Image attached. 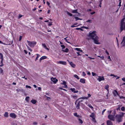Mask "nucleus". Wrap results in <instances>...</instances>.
<instances>
[{
    "mask_svg": "<svg viewBox=\"0 0 125 125\" xmlns=\"http://www.w3.org/2000/svg\"><path fill=\"white\" fill-rule=\"evenodd\" d=\"M89 36L91 37L95 43L97 44H100L99 42H98L99 37L96 35V31H94L89 33Z\"/></svg>",
    "mask_w": 125,
    "mask_h": 125,
    "instance_id": "f257e3e1",
    "label": "nucleus"
},
{
    "mask_svg": "<svg viewBox=\"0 0 125 125\" xmlns=\"http://www.w3.org/2000/svg\"><path fill=\"white\" fill-rule=\"evenodd\" d=\"M125 20V18H124L122 19L121 23L120 30L122 31L123 30H125V21L124 22Z\"/></svg>",
    "mask_w": 125,
    "mask_h": 125,
    "instance_id": "f03ea898",
    "label": "nucleus"
},
{
    "mask_svg": "<svg viewBox=\"0 0 125 125\" xmlns=\"http://www.w3.org/2000/svg\"><path fill=\"white\" fill-rule=\"evenodd\" d=\"M27 42L29 45L31 47H33L36 44V42L35 41L30 42L27 40Z\"/></svg>",
    "mask_w": 125,
    "mask_h": 125,
    "instance_id": "7ed1b4c3",
    "label": "nucleus"
},
{
    "mask_svg": "<svg viewBox=\"0 0 125 125\" xmlns=\"http://www.w3.org/2000/svg\"><path fill=\"white\" fill-rule=\"evenodd\" d=\"M56 63L57 64H60L64 65H66L67 64V63L66 62L63 61H57Z\"/></svg>",
    "mask_w": 125,
    "mask_h": 125,
    "instance_id": "20e7f679",
    "label": "nucleus"
},
{
    "mask_svg": "<svg viewBox=\"0 0 125 125\" xmlns=\"http://www.w3.org/2000/svg\"><path fill=\"white\" fill-rule=\"evenodd\" d=\"M97 80L99 82L102 81H104V78L103 76H98V78H97Z\"/></svg>",
    "mask_w": 125,
    "mask_h": 125,
    "instance_id": "39448f33",
    "label": "nucleus"
},
{
    "mask_svg": "<svg viewBox=\"0 0 125 125\" xmlns=\"http://www.w3.org/2000/svg\"><path fill=\"white\" fill-rule=\"evenodd\" d=\"M108 118L111 120H112L113 121L114 120V116L113 115H109L108 116Z\"/></svg>",
    "mask_w": 125,
    "mask_h": 125,
    "instance_id": "423d86ee",
    "label": "nucleus"
},
{
    "mask_svg": "<svg viewBox=\"0 0 125 125\" xmlns=\"http://www.w3.org/2000/svg\"><path fill=\"white\" fill-rule=\"evenodd\" d=\"M78 100L77 99L75 101V104L76 105V108L77 109H78L80 108V104H79V102L78 103H77V104H76V103Z\"/></svg>",
    "mask_w": 125,
    "mask_h": 125,
    "instance_id": "0eeeda50",
    "label": "nucleus"
},
{
    "mask_svg": "<svg viewBox=\"0 0 125 125\" xmlns=\"http://www.w3.org/2000/svg\"><path fill=\"white\" fill-rule=\"evenodd\" d=\"M10 116L12 118H15L16 117V115L14 113H11L10 115Z\"/></svg>",
    "mask_w": 125,
    "mask_h": 125,
    "instance_id": "6e6552de",
    "label": "nucleus"
},
{
    "mask_svg": "<svg viewBox=\"0 0 125 125\" xmlns=\"http://www.w3.org/2000/svg\"><path fill=\"white\" fill-rule=\"evenodd\" d=\"M51 80L54 83H56L58 81L57 79L55 78H51Z\"/></svg>",
    "mask_w": 125,
    "mask_h": 125,
    "instance_id": "1a4fd4ad",
    "label": "nucleus"
},
{
    "mask_svg": "<svg viewBox=\"0 0 125 125\" xmlns=\"http://www.w3.org/2000/svg\"><path fill=\"white\" fill-rule=\"evenodd\" d=\"M117 120L119 122H121L122 121V118L120 117V115H117Z\"/></svg>",
    "mask_w": 125,
    "mask_h": 125,
    "instance_id": "9d476101",
    "label": "nucleus"
},
{
    "mask_svg": "<svg viewBox=\"0 0 125 125\" xmlns=\"http://www.w3.org/2000/svg\"><path fill=\"white\" fill-rule=\"evenodd\" d=\"M90 116L94 120L95 118V114L94 113H93L91 114L90 115Z\"/></svg>",
    "mask_w": 125,
    "mask_h": 125,
    "instance_id": "9b49d317",
    "label": "nucleus"
},
{
    "mask_svg": "<svg viewBox=\"0 0 125 125\" xmlns=\"http://www.w3.org/2000/svg\"><path fill=\"white\" fill-rule=\"evenodd\" d=\"M42 46L45 49H47L48 51L49 50V49L47 48L46 46L45 43H42Z\"/></svg>",
    "mask_w": 125,
    "mask_h": 125,
    "instance_id": "f8f14e48",
    "label": "nucleus"
},
{
    "mask_svg": "<svg viewBox=\"0 0 125 125\" xmlns=\"http://www.w3.org/2000/svg\"><path fill=\"white\" fill-rule=\"evenodd\" d=\"M107 125H113L112 123L110 120H108L107 122Z\"/></svg>",
    "mask_w": 125,
    "mask_h": 125,
    "instance_id": "ddd939ff",
    "label": "nucleus"
},
{
    "mask_svg": "<svg viewBox=\"0 0 125 125\" xmlns=\"http://www.w3.org/2000/svg\"><path fill=\"white\" fill-rule=\"evenodd\" d=\"M71 66L73 68H75V65L72 62H69Z\"/></svg>",
    "mask_w": 125,
    "mask_h": 125,
    "instance_id": "4468645a",
    "label": "nucleus"
},
{
    "mask_svg": "<svg viewBox=\"0 0 125 125\" xmlns=\"http://www.w3.org/2000/svg\"><path fill=\"white\" fill-rule=\"evenodd\" d=\"M113 94L115 96H116L117 95H118V92L116 90H115L113 92Z\"/></svg>",
    "mask_w": 125,
    "mask_h": 125,
    "instance_id": "2eb2a0df",
    "label": "nucleus"
},
{
    "mask_svg": "<svg viewBox=\"0 0 125 125\" xmlns=\"http://www.w3.org/2000/svg\"><path fill=\"white\" fill-rule=\"evenodd\" d=\"M47 57L45 56H43L41 57L40 59V61L41 62V61L43 60L46 58Z\"/></svg>",
    "mask_w": 125,
    "mask_h": 125,
    "instance_id": "dca6fc26",
    "label": "nucleus"
},
{
    "mask_svg": "<svg viewBox=\"0 0 125 125\" xmlns=\"http://www.w3.org/2000/svg\"><path fill=\"white\" fill-rule=\"evenodd\" d=\"M80 82L83 83H85V80L83 79H81L80 80Z\"/></svg>",
    "mask_w": 125,
    "mask_h": 125,
    "instance_id": "f3484780",
    "label": "nucleus"
},
{
    "mask_svg": "<svg viewBox=\"0 0 125 125\" xmlns=\"http://www.w3.org/2000/svg\"><path fill=\"white\" fill-rule=\"evenodd\" d=\"M4 116L6 117H8V112H6L5 113L4 115Z\"/></svg>",
    "mask_w": 125,
    "mask_h": 125,
    "instance_id": "a211bd4d",
    "label": "nucleus"
},
{
    "mask_svg": "<svg viewBox=\"0 0 125 125\" xmlns=\"http://www.w3.org/2000/svg\"><path fill=\"white\" fill-rule=\"evenodd\" d=\"M37 101L34 99H32L31 100V102L33 104H35L36 102Z\"/></svg>",
    "mask_w": 125,
    "mask_h": 125,
    "instance_id": "6ab92c4d",
    "label": "nucleus"
},
{
    "mask_svg": "<svg viewBox=\"0 0 125 125\" xmlns=\"http://www.w3.org/2000/svg\"><path fill=\"white\" fill-rule=\"evenodd\" d=\"M16 91L17 92H19L21 91V92H23V90L22 89H21L20 88H18L16 90Z\"/></svg>",
    "mask_w": 125,
    "mask_h": 125,
    "instance_id": "aec40b11",
    "label": "nucleus"
},
{
    "mask_svg": "<svg viewBox=\"0 0 125 125\" xmlns=\"http://www.w3.org/2000/svg\"><path fill=\"white\" fill-rule=\"evenodd\" d=\"M75 49L78 51H79L82 52H83V51L81 50V49L80 48H76Z\"/></svg>",
    "mask_w": 125,
    "mask_h": 125,
    "instance_id": "412c9836",
    "label": "nucleus"
},
{
    "mask_svg": "<svg viewBox=\"0 0 125 125\" xmlns=\"http://www.w3.org/2000/svg\"><path fill=\"white\" fill-rule=\"evenodd\" d=\"M77 23L74 24H73V25H71V27H77V26H79L78 25H77Z\"/></svg>",
    "mask_w": 125,
    "mask_h": 125,
    "instance_id": "4be33fe9",
    "label": "nucleus"
},
{
    "mask_svg": "<svg viewBox=\"0 0 125 125\" xmlns=\"http://www.w3.org/2000/svg\"><path fill=\"white\" fill-rule=\"evenodd\" d=\"M30 97L29 96H27L26 97L25 100L27 102H29Z\"/></svg>",
    "mask_w": 125,
    "mask_h": 125,
    "instance_id": "5701e85b",
    "label": "nucleus"
},
{
    "mask_svg": "<svg viewBox=\"0 0 125 125\" xmlns=\"http://www.w3.org/2000/svg\"><path fill=\"white\" fill-rule=\"evenodd\" d=\"M72 97L73 98L75 99L77 98L78 96L76 95H72Z\"/></svg>",
    "mask_w": 125,
    "mask_h": 125,
    "instance_id": "b1692460",
    "label": "nucleus"
},
{
    "mask_svg": "<svg viewBox=\"0 0 125 125\" xmlns=\"http://www.w3.org/2000/svg\"><path fill=\"white\" fill-rule=\"evenodd\" d=\"M109 86L107 84L106 85L105 87V89H106L108 91H109Z\"/></svg>",
    "mask_w": 125,
    "mask_h": 125,
    "instance_id": "393cba45",
    "label": "nucleus"
},
{
    "mask_svg": "<svg viewBox=\"0 0 125 125\" xmlns=\"http://www.w3.org/2000/svg\"><path fill=\"white\" fill-rule=\"evenodd\" d=\"M3 59H1L0 62V63L1 64L0 65V66L2 67L3 65Z\"/></svg>",
    "mask_w": 125,
    "mask_h": 125,
    "instance_id": "a878e982",
    "label": "nucleus"
},
{
    "mask_svg": "<svg viewBox=\"0 0 125 125\" xmlns=\"http://www.w3.org/2000/svg\"><path fill=\"white\" fill-rule=\"evenodd\" d=\"M122 42H124L123 45H125V36L123 38V40Z\"/></svg>",
    "mask_w": 125,
    "mask_h": 125,
    "instance_id": "bb28decb",
    "label": "nucleus"
},
{
    "mask_svg": "<svg viewBox=\"0 0 125 125\" xmlns=\"http://www.w3.org/2000/svg\"><path fill=\"white\" fill-rule=\"evenodd\" d=\"M0 58L1 59H3V55L1 53H0Z\"/></svg>",
    "mask_w": 125,
    "mask_h": 125,
    "instance_id": "cd10ccee",
    "label": "nucleus"
},
{
    "mask_svg": "<svg viewBox=\"0 0 125 125\" xmlns=\"http://www.w3.org/2000/svg\"><path fill=\"white\" fill-rule=\"evenodd\" d=\"M88 99V97H82L81 98H80L78 99V100H79V99Z\"/></svg>",
    "mask_w": 125,
    "mask_h": 125,
    "instance_id": "c85d7f7f",
    "label": "nucleus"
},
{
    "mask_svg": "<svg viewBox=\"0 0 125 125\" xmlns=\"http://www.w3.org/2000/svg\"><path fill=\"white\" fill-rule=\"evenodd\" d=\"M36 55H37V56L35 59V61H36L37 59H38V58H39L40 56V55L39 54H37Z\"/></svg>",
    "mask_w": 125,
    "mask_h": 125,
    "instance_id": "c756f323",
    "label": "nucleus"
},
{
    "mask_svg": "<svg viewBox=\"0 0 125 125\" xmlns=\"http://www.w3.org/2000/svg\"><path fill=\"white\" fill-rule=\"evenodd\" d=\"M102 0H99L100 3L99 5V6L100 7H101V4H102Z\"/></svg>",
    "mask_w": 125,
    "mask_h": 125,
    "instance_id": "7c9ffc66",
    "label": "nucleus"
},
{
    "mask_svg": "<svg viewBox=\"0 0 125 125\" xmlns=\"http://www.w3.org/2000/svg\"><path fill=\"white\" fill-rule=\"evenodd\" d=\"M74 18L76 19V21H77L79 20H82V19H80L77 17H74Z\"/></svg>",
    "mask_w": 125,
    "mask_h": 125,
    "instance_id": "2f4dec72",
    "label": "nucleus"
},
{
    "mask_svg": "<svg viewBox=\"0 0 125 125\" xmlns=\"http://www.w3.org/2000/svg\"><path fill=\"white\" fill-rule=\"evenodd\" d=\"M74 76L75 77L77 78L78 79H80L78 76L76 74L74 75Z\"/></svg>",
    "mask_w": 125,
    "mask_h": 125,
    "instance_id": "473e14b6",
    "label": "nucleus"
},
{
    "mask_svg": "<svg viewBox=\"0 0 125 125\" xmlns=\"http://www.w3.org/2000/svg\"><path fill=\"white\" fill-rule=\"evenodd\" d=\"M74 116H76L77 117H79V115H78L77 113H75L74 114Z\"/></svg>",
    "mask_w": 125,
    "mask_h": 125,
    "instance_id": "72a5a7b5",
    "label": "nucleus"
},
{
    "mask_svg": "<svg viewBox=\"0 0 125 125\" xmlns=\"http://www.w3.org/2000/svg\"><path fill=\"white\" fill-rule=\"evenodd\" d=\"M125 108L124 106L122 107L121 108V111H125Z\"/></svg>",
    "mask_w": 125,
    "mask_h": 125,
    "instance_id": "f704fd0d",
    "label": "nucleus"
},
{
    "mask_svg": "<svg viewBox=\"0 0 125 125\" xmlns=\"http://www.w3.org/2000/svg\"><path fill=\"white\" fill-rule=\"evenodd\" d=\"M124 114H125V113H121V115H120V117H122L124 115Z\"/></svg>",
    "mask_w": 125,
    "mask_h": 125,
    "instance_id": "c9c22d12",
    "label": "nucleus"
},
{
    "mask_svg": "<svg viewBox=\"0 0 125 125\" xmlns=\"http://www.w3.org/2000/svg\"><path fill=\"white\" fill-rule=\"evenodd\" d=\"M88 106L92 109H93V107L91 106V104H88Z\"/></svg>",
    "mask_w": 125,
    "mask_h": 125,
    "instance_id": "e433bc0d",
    "label": "nucleus"
},
{
    "mask_svg": "<svg viewBox=\"0 0 125 125\" xmlns=\"http://www.w3.org/2000/svg\"><path fill=\"white\" fill-rule=\"evenodd\" d=\"M70 90H71L72 92H74V91L75 90V88H71L70 89Z\"/></svg>",
    "mask_w": 125,
    "mask_h": 125,
    "instance_id": "4c0bfd02",
    "label": "nucleus"
},
{
    "mask_svg": "<svg viewBox=\"0 0 125 125\" xmlns=\"http://www.w3.org/2000/svg\"><path fill=\"white\" fill-rule=\"evenodd\" d=\"M72 12L73 13H77V10H73Z\"/></svg>",
    "mask_w": 125,
    "mask_h": 125,
    "instance_id": "58836bf2",
    "label": "nucleus"
},
{
    "mask_svg": "<svg viewBox=\"0 0 125 125\" xmlns=\"http://www.w3.org/2000/svg\"><path fill=\"white\" fill-rule=\"evenodd\" d=\"M66 82L65 81H63V82L62 83H61V84L62 85H64L65 84H66Z\"/></svg>",
    "mask_w": 125,
    "mask_h": 125,
    "instance_id": "ea45409f",
    "label": "nucleus"
},
{
    "mask_svg": "<svg viewBox=\"0 0 125 125\" xmlns=\"http://www.w3.org/2000/svg\"><path fill=\"white\" fill-rule=\"evenodd\" d=\"M97 57L101 58L102 60H104V56H100L99 55H98Z\"/></svg>",
    "mask_w": 125,
    "mask_h": 125,
    "instance_id": "a19ab883",
    "label": "nucleus"
},
{
    "mask_svg": "<svg viewBox=\"0 0 125 125\" xmlns=\"http://www.w3.org/2000/svg\"><path fill=\"white\" fill-rule=\"evenodd\" d=\"M79 121V123L82 124L83 123V122L82 120L80 119H78Z\"/></svg>",
    "mask_w": 125,
    "mask_h": 125,
    "instance_id": "79ce46f5",
    "label": "nucleus"
},
{
    "mask_svg": "<svg viewBox=\"0 0 125 125\" xmlns=\"http://www.w3.org/2000/svg\"><path fill=\"white\" fill-rule=\"evenodd\" d=\"M69 51L68 49L67 48H66L65 50H63L64 52H67Z\"/></svg>",
    "mask_w": 125,
    "mask_h": 125,
    "instance_id": "37998d69",
    "label": "nucleus"
},
{
    "mask_svg": "<svg viewBox=\"0 0 125 125\" xmlns=\"http://www.w3.org/2000/svg\"><path fill=\"white\" fill-rule=\"evenodd\" d=\"M67 14L70 16H72V14L71 13H70L69 12H67Z\"/></svg>",
    "mask_w": 125,
    "mask_h": 125,
    "instance_id": "c03bdc74",
    "label": "nucleus"
},
{
    "mask_svg": "<svg viewBox=\"0 0 125 125\" xmlns=\"http://www.w3.org/2000/svg\"><path fill=\"white\" fill-rule=\"evenodd\" d=\"M92 75L93 76H97V74L96 73H94V72H92Z\"/></svg>",
    "mask_w": 125,
    "mask_h": 125,
    "instance_id": "a18cd8bd",
    "label": "nucleus"
},
{
    "mask_svg": "<svg viewBox=\"0 0 125 125\" xmlns=\"http://www.w3.org/2000/svg\"><path fill=\"white\" fill-rule=\"evenodd\" d=\"M76 29L77 30H81L82 31H83V29H82L81 28H76Z\"/></svg>",
    "mask_w": 125,
    "mask_h": 125,
    "instance_id": "49530a36",
    "label": "nucleus"
},
{
    "mask_svg": "<svg viewBox=\"0 0 125 125\" xmlns=\"http://www.w3.org/2000/svg\"><path fill=\"white\" fill-rule=\"evenodd\" d=\"M81 27V28H84L86 29H88V27H87L83 26L82 27Z\"/></svg>",
    "mask_w": 125,
    "mask_h": 125,
    "instance_id": "de8ad7c7",
    "label": "nucleus"
},
{
    "mask_svg": "<svg viewBox=\"0 0 125 125\" xmlns=\"http://www.w3.org/2000/svg\"><path fill=\"white\" fill-rule=\"evenodd\" d=\"M44 96L47 98L46 99L47 100H49L50 99V97H48L46 95H45Z\"/></svg>",
    "mask_w": 125,
    "mask_h": 125,
    "instance_id": "09e8293b",
    "label": "nucleus"
},
{
    "mask_svg": "<svg viewBox=\"0 0 125 125\" xmlns=\"http://www.w3.org/2000/svg\"><path fill=\"white\" fill-rule=\"evenodd\" d=\"M26 87L27 88H31V86L27 85H26Z\"/></svg>",
    "mask_w": 125,
    "mask_h": 125,
    "instance_id": "8fccbe9b",
    "label": "nucleus"
},
{
    "mask_svg": "<svg viewBox=\"0 0 125 125\" xmlns=\"http://www.w3.org/2000/svg\"><path fill=\"white\" fill-rule=\"evenodd\" d=\"M82 75L83 76H85V75H86V74L84 72H82Z\"/></svg>",
    "mask_w": 125,
    "mask_h": 125,
    "instance_id": "3c124183",
    "label": "nucleus"
},
{
    "mask_svg": "<svg viewBox=\"0 0 125 125\" xmlns=\"http://www.w3.org/2000/svg\"><path fill=\"white\" fill-rule=\"evenodd\" d=\"M64 88H68L66 84H64Z\"/></svg>",
    "mask_w": 125,
    "mask_h": 125,
    "instance_id": "603ef678",
    "label": "nucleus"
},
{
    "mask_svg": "<svg viewBox=\"0 0 125 125\" xmlns=\"http://www.w3.org/2000/svg\"><path fill=\"white\" fill-rule=\"evenodd\" d=\"M0 43H1V44H4V45H7V44H5L4 43L2 42L0 40Z\"/></svg>",
    "mask_w": 125,
    "mask_h": 125,
    "instance_id": "864d4df0",
    "label": "nucleus"
},
{
    "mask_svg": "<svg viewBox=\"0 0 125 125\" xmlns=\"http://www.w3.org/2000/svg\"><path fill=\"white\" fill-rule=\"evenodd\" d=\"M92 20H88L86 22H89L90 23H91L92 21Z\"/></svg>",
    "mask_w": 125,
    "mask_h": 125,
    "instance_id": "5fc2aeb1",
    "label": "nucleus"
},
{
    "mask_svg": "<svg viewBox=\"0 0 125 125\" xmlns=\"http://www.w3.org/2000/svg\"><path fill=\"white\" fill-rule=\"evenodd\" d=\"M49 23L48 24L49 26H50L52 25V22H49Z\"/></svg>",
    "mask_w": 125,
    "mask_h": 125,
    "instance_id": "6e6d98bb",
    "label": "nucleus"
},
{
    "mask_svg": "<svg viewBox=\"0 0 125 125\" xmlns=\"http://www.w3.org/2000/svg\"><path fill=\"white\" fill-rule=\"evenodd\" d=\"M107 59L109 60V61H111V59L110 56H108V58H107Z\"/></svg>",
    "mask_w": 125,
    "mask_h": 125,
    "instance_id": "4d7b16f0",
    "label": "nucleus"
},
{
    "mask_svg": "<svg viewBox=\"0 0 125 125\" xmlns=\"http://www.w3.org/2000/svg\"><path fill=\"white\" fill-rule=\"evenodd\" d=\"M112 111L110 110V111H108V113L109 114H110L112 112Z\"/></svg>",
    "mask_w": 125,
    "mask_h": 125,
    "instance_id": "13d9d810",
    "label": "nucleus"
},
{
    "mask_svg": "<svg viewBox=\"0 0 125 125\" xmlns=\"http://www.w3.org/2000/svg\"><path fill=\"white\" fill-rule=\"evenodd\" d=\"M61 46L63 48H64L65 47V46L64 45H61Z\"/></svg>",
    "mask_w": 125,
    "mask_h": 125,
    "instance_id": "bf43d9fd",
    "label": "nucleus"
},
{
    "mask_svg": "<svg viewBox=\"0 0 125 125\" xmlns=\"http://www.w3.org/2000/svg\"><path fill=\"white\" fill-rule=\"evenodd\" d=\"M38 124V123L36 122H34L33 123V125H37Z\"/></svg>",
    "mask_w": 125,
    "mask_h": 125,
    "instance_id": "052dcab7",
    "label": "nucleus"
},
{
    "mask_svg": "<svg viewBox=\"0 0 125 125\" xmlns=\"http://www.w3.org/2000/svg\"><path fill=\"white\" fill-rule=\"evenodd\" d=\"M78 54L77 56H78L79 55H82L81 54H80V52H76Z\"/></svg>",
    "mask_w": 125,
    "mask_h": 125,
    "instance_id": "680f3d73",
    "label": "nucleus"
},
{
    "mask_svg": "<svg viewBox=\"0 0 125 125\" xmlns=\"http://www.w3.org/2000/svg\"><path fill=\"white\" fill-rule=\"evenodd\" d=\"M22 36H20V38H19V41H20L21 40V39H22Z\"/></svg>",
    "mask_w": 125,
    "mask_h": 125,
    "instance_id": "e2e57ef3",
    "label": "nucleus"
},
{
    "mask_svg": "<svg viewBox=\"0 0 125 125\" xmlns=\"http://www.w3.org/2000/svg\"><path fill=\"white\" fill-rule=\"evenodd\" d=\"M88 97H88V98H89V97H90L91 96V95L90 94H88Z\"/></svg>",
    "mask_w": 125,
    "mask_h": 125,
    "instance_id": "0e129e2a",
    "label": "nucleus"
},
{
    "mask_svg": "<svg viewBox=\"0 0 125 125\" xmlns=\"http://www.w3.org/2000/svg\"><path fill=\"white\" fill-rule=\"evenodd\" d=\"M105 110H106L105 109H104V110H103V111H102V115H103L105 111Z\"/></svg>",
    "mask_w": 125,
    "mask_h": 125,
    "instance_id": "69168bd1",
    "label": "nucleus"
},
{
    "mask_svg": "<svg viewBox=\"0 0 125 125\" xmlns=\"http://www.w3.org/2000/svg\"><path fill=\"white\" fill-rule=\"evenodd\" d=\"M46 4H47V5L48 6H49L50 5V3L48 2V1H47V2H46Z\"/></svg>",
    "mask_w": 125,
    "mask_h": 125,
    "instance_id": "338daca9",
    "label": "nucleus"
},
{
    "mask_svg": "<svg viewBox=\"0 0 125 125\" xmlns=\"http://www.w3.org/2000/svg\"><path fill=\"white\" fill-rule=\"evenodd\" d=\"M122 80L124 82H125V78H123L122 79Z\"/></svg>",
    "mask_w": 125,
    "mask_h": 125,
    "instance_id": "774afa93",
    "label": "nucleus"
}]
</instances>
